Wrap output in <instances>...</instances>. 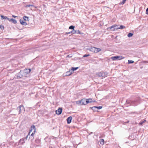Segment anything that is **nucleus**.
Instances as JSON below:
<instances>
[{"mask_svg": "<svg viewBox=\"0 0 148 148\" xmlns=\"http://www.w3.org/2000/svg\"><path fill=\"white\" fill-rule=\"evenodd\" d=\"M31 129L30 130V132H31V131H32V130H34V133L33 132L32 133V134H31L30 136V135H29V134H28L26 137V140L27 139V138H28L29 136V138H30V137H31V138H33V135L34 134V133L35 132V130H36V128H35V126L34 125H32L31 126Z\"/></svg>", "mask_w": 148, "mask_h": 148, "instance_id": "1", "label": "nucleus"}, {"mask_svg": "<svg viewBox=\"0 0 148 148\" xmlns=\"http://www.w3.org/2000/svg\"><path fill=\"white\" fill-rule=\"evenodd\" d=\"M125 57H124L122 56H112L111 57V59L113 60H121L122 59H123L125 58Z\"/></svg>", "mask_w": 148, "mask_h": 148, "instance_id": "2", "label": "nucleus"}, {"mask_svg": "<svg viewBox=\"0 0 148 148\" xmlns=\"http://www.w3.org/2000/svg\"><path fill=\"white\" fill-rule=\"evenodd\" d=\"M106 73H107L106 72H99L97 73L96 75L99 77H105L107 76L106 75Z\"/></svg>", "mask_w": 148, "mask_h": 148, "instance_id": "3", "label": "nucleus"}, {"mask_svg": "<svg viewBox=\"0 0 148 148\" xmlns=\"http://www.w3.org/2000/svg\"><path fill=\"white\" fill-rule=\"evenodd\" d=\"M23 77L22 76L21 74L20 73V72L18 73H17L15 76V78L16 79H21Z\"/></svg>", "mask_w": 148, "mask_h": 148, "instance_id": "4", "label": "nucleus"}, {"mask_svg": "<svg viewBox=\"0 0 148 148\" xmlns=\"http://www.w3.org/2000/svg\"><path fill=\"white\" fill-rule=\"evenodd\" d=\"M19 114H21L22 113H24L25 111V108L23 106H20L19 107Z\"/></svg>", "mask_w": 148, "mask_h": 148, "instance_id": "5", "label": "nucleus"}, {"mask_svg": "<svg viewBox=\"0 0 148 148\" xmlns=\"http://www.w3.org/2000/svg\"><path fill=\"white\" fill-rule=\"evenodd\" d=\"M73 32V34H83V33L80 32L79 30H74L72 31V32Z\"/></svg>", "mask_w": 148, "mask_h": 148, "instance_id": "6", "label": "nucleus"}, {"mask_svg": "<svg viewBox=\"0 0 148 148\" xmlns=\"http://www.w3.org/2000/svg\"><path fill=\"white\" fill-rule=\"evenodd\" d=\"M80 103L81 105H86L87 104V103H86V99H83L80 101Z\"/></svg>", "mask_w": 148, "mask_h": 148, "instance_id": "7", "label": "nucleus"}, {"mask_svg": "<svg viewBox=\"0 0 148 148\" xmlns=\"http://www.w3.org/2000/svg\"><path fill=\"white\" fill-rule=\"evenodd\" d=\"M62 108H59L56 111V113L58 115H60L62 113Z\"/></svg>", "mask_w": 148, "mask_h": 148, "instance_id": "8", "label": "nucleus"}, {"mask_svg": "<svg viewBox=\"0 0 148 148\" xmlns=\"http://www.w3.org/2000/svg\"><path fill=\"white\" fill-rule=\"evenodd\" d=\"M72 119V116H70L68 117L67 119V122L68 124H69L71 122V120Z\"/></svg>", "mask_w": 148, "mask_h": 148, "instance_id": "9", "label": "nucleus"}, {"mask_svg": "<svg viewBox=\"0 0 148 148\" xmlns=\"http://www.w3.org/2000/svg\"><path fill=\"white\" fill-rule=\"evenodd\" d=\"M25 139H26V138H23L21 139L19 141V145H23L25 143L24 140Z\"/></svg>", "mask_w": 148, "mask_h": 148, "instance_id": "10", "label": "nucleus"}, {"mask_svg": "<svg viewBox=\"0 0 148 148\" xmlns=\"http://www.w3.org/2000/svg\"><path fill=\"white\" fill-rule=\"evenodd\" d=\"M20 72L22 76L23 77H26L27 75L25 73L24 70L23 71L21 70L20 71Z\"/></svg>", "mask_w": 148, "mask_h": 148, "instance_id": "11", "label": "nucleus"}, {"mask_svg": "<svg viewBox=\"0 0 148 148\" xmlns=\"http://www.w3.org/2000/svg\"><path fill=\"white\" fill-rule=\"evenodd\" d=\"M116 28H119V27H118V25H114L111 26L110 29H111L112 30L114 31L115 30H116Z\"/></svg>", "mask_w": 148, "mask_h": 148, "instance_id": "12", "label": "nucleus"}, {"mask_svg": "<svg viewBox=\"0 0 148 148\" xmlns=\"http://www.w3.org/2000/svg\"><path fill=\"white\" fill-rule=\"evenodd\" d=\"M88 49L90 51L95 53V47H91L89 49Z\"/></svg>", "mask_w": 148, "mask_h": 148, "instance_id": "13", "label": "nucleus"}, {"mask_svg": "<svg viewBox=\"0 0 148 148\" xmlns=\"http://www.w3.org/2000/svg\"><path fill=\"white\" fill-rule=\"evenodd\" d=\"M24 71L27 75L28 74H29L30 72L31 71V69H25L24 70Z\"/></svg>", "mask_w": 148, "mask_h": 148, "instance_id": "14", "label": "nucleus"}, {"mask_svg": "<svg viewBox=\"0 0 148 148\" xmlns=\"http://www.w3.org/2000/svg\"><path fill=\"white\" fill-rule=\"evenodd\" d=\"M101 49L99 48H96L95 47V53H96L99 52V51H101Z\"/></svg>", "mask_w": 148, "mask_h": 148, "instance_id": "15", "label": "nucleus"}, {"mask_svg": "<svg viewBox=\"0 0 148 148\" xmlns=\"http://www.w3.org/2000/svg\"><path fill=\"white\" fill-rule=\"evenodd\" d=\"M8 21H12V22L14 24H16L17 23L16 20L13 18H11L10 19L9 18V20H8Z\"/></svg>", "mask_w": 148, "mask_h": 148, "instance_id": "16", "label": "nucleus"}, {"mask_svg": "<svg viewBox=\"0 0 148 148\" xmlns=\"http://www.w3.org/2000/svg\"><path fill=\"white\" fill-rule=\"evenodd\" d=\"M1 17L2 19H7L8 21L9 20V18H8V17L6 16L1 15Z\"/></svg>", "mask_w": 148, "mask_h": 148, "instance_id": "17", "label": "nucleus"}, {"mask_svg": "<svg viewBox=\"0 0 148 148\" xmlns=\"http://www.w3.org/2000/svg\"><path fill=\"white\" fill-rule=\"evenodd\" d=\"M73 72L71 71V70H69V71L66 72V75H70Z\"/></svg>", "mask_w": 148, "mask_h": 148, "instance_id": "18", "label": "nucleus"}, {"mask_svg": "<svg viewBox=\"0 0 148 148\" xmlns=\"http://www.w3.org/2000/svg\"><path fill=\"white\" fill-rule=\"evenodd\" d=\"M125 26L123 25H121L119 27V28H116V30H117V29H123L125 28Z\"/></svg>", "mask_w": 148, "mask_h": 148, "instance_id": "19", "label": "nucleus"}, {"mask_svg": "<svg viewBox=\"0 0 148 148\" xmlns=\"http://www.w3.org/2000/svg\"><path fill=\"white\" fill-rule=\"evenodd\" d=\"M78 67H72L71 69V71L73 73V71H74L78 69Z\"/></svg>", "mask_w": 148, "mask_h": 148, "instance_id": "20", "label": "nucleus"}, {"mask_svg": "<svg viewBox=\"0 0 148 148\" xmlns=\"http://www.w3.org/2000/svg\"><path fill=\"white\" fill-rule=\"evenodd\" d=\"M92 110L94 111H97V108H96V106H94L92 107L91 108H90Z\"/></svg>", "mask_w": 148, "mask_h": 148, "instance_id": "21", "label": "nucleus"}, {"mask_svg": "<svg viewBox=\"0 0 148 148\" xmlns=\"http://www.w3.org/2000/svg\"><path fill=\"white\" fill-rule=\"evenodd\" d=\"M99 141L100 142V144L101 145H103L104 144V141L103 139H100Z\"/></svg>", "mask_w": 148, "mask_h": 148, "instance_id": "22", "label": "nucleus"}, {"mask_svg": "<svg viewBox=\"0 0 148 148\" xmlns=\"http://www.w3.org/2000/svg\"><path fill=\"white\" fill-rule=\"evenodd\" d=\"M92 99L90 98L86 99V103H87V104L89 103H91L92 102Z\"/></svg>", "mask_w": 148, "mask_h": 148, "instance_id": "23", "label": "nucleus"}, {"mask_svg": "<svg viewBox=\"0 0 148 148\" xmlns=\"http://www.w3.org/2000/svg\"><path fill=\"white\" fill-rule=\"evenodd\" d=\"M23 18L25 21H28L29 18L27 16H24L23 17Z\"/></svg>", "mask_w": 148, "mask_h": 148, "instance_id": "24", "label": "nucleus"}, {"mask_svg": "<svg viewBox=\"0 0 148 148\" xmlns=\"http://www.w3.org/2000/svg\"><path fill=\"white\" fill-rule=\"evenodd\" d=\"M74 28H75L74 26H73V25H71L69 27V29H73V30H74Z\"/></svg>", "mask_w": 148, "mask_h": 148, "instance_id": "25", "label": "nucleus"}, {"mask_svg": "<svg viewBox=\"0 0 148 148\" xmlns=\"http://www.w3.org/2000/svg\"><path fill=\"white\" fill-rule=\"evenodd\" d=\"M136 101H131L132 104V105H134V106H136V105H137V104H136Z\"/></svg>", "mask_w": 148, "mask_h": 148, "instance_id": "26", "label": "nucleus"}, {"mask_svg": "<svg viewBox=\"0 0 148 148\" xmlns=\"http://www.w3.org/2000/svg\"><path fill=\"white\" fill-rule=\"evenodd\" d=\"M133 34L131 33H129L128 34H127V36L128 37H132L133 35Z\"/></svg>", "mask_w": 148, "mask_h": 148, "instance_id": "27", "label": "nucleus"}, {"mask_svg": "<svg viewBox=\"0 0 148 148\" xmlns=\"http://www.w3.org/2000/svg\"><path fill=\"white\" fill-rule=\"evenodd\" d=\"M133 63H134V61L132 60H129L128 61V63L129 64Z\"/></svg>", "mask_w": 148, "mask_h": 148, "instance_id": "28", "label": "nucleus"}, {"mask_svg": "<svg viewBox=\"0 0 148 148\" xmlns=\"http://www.w3.org/2000/svg\"><path fill=\"white\" fill-rule=\"evenodd\" d=\"M35 142L37 143H39L40 142V140L38 139H36L35 140Z\"/></svg>", "mask_w": 148, "mask_h": 148, "instance_id": "29", "label": "nucleus"}, {"mask_svg": "<svg viewBox=\"0 0 148 148\" xmlns=\"http://www.w3.org/2000/svg\"><path fill=\"white\" fill-rule=\"evenodd\" d=\"M145 122H146V120H144L143 121H142L141 122H140L139 123V125H143V123H144Z\"/></svg>", "mask_w": 148, "mask_h": 148, "instance_id": "30", "label": "nucleus"}, {"mask_svg": "<svg viewBox=\"0 0 148 148\" xmlns=\"http://www.w3.org/2000/svg\"><path fill=\"white\" fill-rule=\"evenodd\" d=\"M34 6V5H26V7H30Z\"/></svg>", "mask_w": 148, "mask_h": 148, "instance_id": "31", "label": "nucleus"}, {"mask_svg": "<svg viewBox=\"0 0 148 148\" xmlns=\"http://www.w3.org/2000/svg\"><path fill=\"white\" fill-rule=\"evenodd\" d=\"M102 108V107L101 106H96V108H97V110H99V109H101Z\"/></svg>", "mask_w": 148, "mask_h": 148, "instance_id": "32", "label": "nucleus"}, {"mask_svg": "<svg viewBox=\"0 0 148 148\" xmlns=\"http://www.w3.org/2000/svg\"><path fill=\"white\" fill-rule=\"evenodd\" d=\"M24 21L23 20H22L21 19H20V22L21 24L22 25L23 23L24 22Z\"/></svg>", "mask_w": 148, "mask_h": 148, "instance_id": "33", "label": "nucleus"}, {"mask_svg": "<svg viewBox=\"0 0 148 148\" xmlns=\"http://www.w3.org/2000/svg\"><path fill=\"white\" fill-rule=\"evenodd\" d=\"M90 56V55L89 54H85L83 56V57H86L89 56Z\"/></svg>", "mask_w": 148, "mask_h": 148, "instance_id": "34", "label": "nucleus"}, {"mask_svg": "<svg viewBox=\"0 0 148 148\" xmlns=\"http://www.w3.org/2000/svg\"><path fill=\"white\" fill-rule=\"evenodd\" d=\"M0 27L1 29H4V27L3 26V25H1L0 26Z\"/></svg>", "mask_w": 148, "mask_h": 148, "instance_id": "35", "label": "nucleus"}, {"mask_svg": "<svg viewBox=\"0 0 148 148\" xmlns=\"http://www.w3.org/2000/svg\"><path fill=\"white\" fill-rule=\"evenodd\" d=\"M126 1V0H123L122 2L121 3V4H124Z\"/></svg>", "mask_w": 148, "mask_h": 148, "instance_id": "36", "label": "nucleus"}, {"mask_svg": "<svg viewBox=\"0 0 148 148\" xmlns=\"http://www.w3.org/2000/svg\"><path fill=\"white\" fill-rule=\"evenodd\" d=\"M27 25V23L26 22L24 21L22 25L25 26V25Z\"/></svg>", "mask_w": 148, "mask_h": 148, "instance_id": "37", "label": "nucleus"}, {"mask_svg": "<svg viewBox=\"0 0 148 148\" xmlns=\"http://www.w3.org/2000/svg\"><path fill=\"white\" fill-rule=\"evenodd\" d=\"M72 32V31L70 32H66V34H70L71 33L72 34H73V32Z\"/></svg>", "mask_w": 148, "mask_h": 148, "instance_id": "38", "label": "nucleus"}, {"mask_svg": "<svg viewBox=\"0 0 148 148\" xmlns=\"http://www.w3.org/2000/svg\"><path fill=\"white\" fill-rule=\"evenodd\" d=\"M12 16L13 17H14V18H15V17H16L17 16H15L14 15H12Z\"/></svg>", "mask_w": 148, "mask_h": 148, "instance_id": "39", "label": "nucleus"}, {"mask_svg": "<svg viewBox=\"0 0 148 148\" xmlns=\"http://www.w3.org/2000/svg\"><path fill=\"white\" fill-rule=\"evenodd\" d=\"M129 122V121H127V122H125V123H128Z\"/></svg>", "mask_w": 148, "mask_h": 148, "instance_id": "40", "label": "nucleus"}, {"mask_svg": "<svg viewBox=\"0 0 148 148\" xmlns=\"http://www.w3.org/2000/svg\"><path fill=\"white\" fill-rule=\"evenodd\" d=\"M37 50H37V49H36L34 50V51H37Z\"/></svg>", "mask_w": 148, "mask_h": 148, "instance_id": "41", "label": "nucleus"}, {"mask_svg": "<svg viewBox=\"0 0 148 148\" xmlns=\"http://www.w3.org/2000/svg\"><path fill=\"white\" fill-rule=\"evenodd\" d=\"M82 0H79V1H82Z\"/></svg>", "mask_w": 148, "mask_h": 148, "instance_id": "42", "label": "nucleus"}]
</instances>
